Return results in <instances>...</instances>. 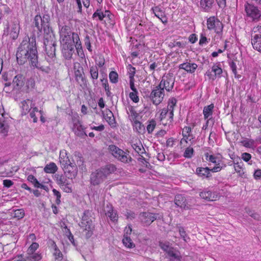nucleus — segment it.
<instances>
[{"label": "nucleus", "mask_w": 261, "mask_h": 261, "mask_svg": "<svg viewBox=\"0 0 261 261\" xmlns=\"http://www.w3.org/2000/svg\"><path fill=\"white\" fill-rule=\"evenodd\" d=\"M16 56L18 63L20 65L27 61L31 65H35L38 58L35 37H25L18 47Z\"/></svg>", "instance_id": "nucleus-1"}, {"label": "nucleus", "mask_w": 261, "mask_h": 261, "mask_svg": "<svg viewBox=\"0 0 261 261\" xmlns=\"http://www.w3.org/2000/svg\"><path fill=\"white\" fill-rule=\"evenodd\" d=\"M50 16L44 14L41 16L40 14L36 15L34 19V35L38 37L43 34V37L54 34L50 25Z\"/></svg>", "instance_id": "nucleus-2"}, {"label": "nucleus", "mask_w": 261, "mask_h": 261, "mask_svg": "<svg viewBox=\"0 0 261 261\" xmlns=\"http://www.w3.org/2000/svg\"><path fill=\"white\" fill-rule=\"evenodd\" d=\"M116 170L113 164H108L92 172L90 176L91 185L96 186L102 183L111 174Z\"/></svg>", "instance_id": "nucleus-3"}, {"label": "nucleus", "mask_w": 261, "mask_h": 261, "mask_svg": "<svg viewBox=\"0 0 261 261\" xmlns=\"http://www.w3.org/2000/svg\"><path fill=\"white\" fill-rule=\"evenodd\" d=\"M61 44L75 43L76 48L79 53L82 49V43L79 35L72 32L69 26L64 25L60 29Z\"/></svg>", "instance_id": "nucleus-4"}, {"label": "nucleus", "mask_w": 261, "mask_h": 261, "mask_svg": "<svg viewBox=\"0 0 261 261\" xmlns=\"http://www.w3.org/2000/svg\"><path fill=\"white\" fill-rule=\"evenodd\" d=\"M43 44L46 54L45 59L52 64L56 60V39L55 34L43 37Z\"/></svg>", "instance_id": "nucleus-5"}, {"label": "nucleus", "mask_w": 261, "mask_h": 261, "mask_svg": "<svg viewBox=\"0 0 261 261\" xmlns=\"http://www.w3.org/2000/svg\"><path fill=\"white\" fill-rule=\"evenodd\" d=\"M59 161L65 173H69L71 179L76 176L77 173V166L73 161L71 162L69 160L66 152H60Z\"/></svg>", "instance_id": "nucleus-6"}, {"label": "nucleus", "mask_w": 261, "mask_h": 261, "mask_svg": "<svg viewBox=\"0 0 261 261\" xmlns=\"http://www.w3.org/2000/svg\"><path fill=\"white\" fill-rule=\"evenodd\" d=\"M109 152L118 160L124 163L131 162L133 159L129 154L114 145L109 146Z\"/></svg>", "instance_id": "nucleus-7"}, {"label": "nucleus", "mask_w": 261, "mask_h": 261, "mask_svg": "<svg viewBox=\"0 0 261 261\" xmlns=\"http://www.w3.org/2000/svg\"><path fill=\"white\" fill-rule=\"evenodd\" d=\"M206 25L208 30H213L217 34H221L223 31V23L215 16H211L207 19Z\"/></svg>", "instance_id": "nucleus-8"}, {"label": "nucleus", "mask_w": 261, "mask_h": 261, "mask_svg": "<svg viewBox=\"0 0 261 261\" xmlns=\"http://www.w3.org/2000/svg\"><path fill=\"white\" fill-rule=\"evenodd\" d=\"M165 91L163 88H160L158 85L152 90L149 96L153 104L155 106L159 105L163 101Z\"/></svg>", "instance_id": "nucleus-9"}, {"label": "nucleus", "mask_w": 261, "mask_h": 261, "mask_svg": "<svg viewBox=\"0 0 261 261\" xmlns=\"http://www.w3.org/2000/svg\"><path fill=\"white\" fill-rule=\"evenodd\" d=\"M247 16L253 21H258L261 17V12L257 6L247 3L245 5Z\"/></svg>", "instance_id": "nucleus-10"}, {"label": "nucleus", "mask_w": 261, "mask_h": 261, "mask_svg": "<svg viewBox=\"0 0 261 261\" xmlns=\"http://www.w3.org/2000/svg\"><path fill=\"white\" fill-rule=\"evenodd\" d=\"M251 35V44L254 49L261 52V25L253 28Z\"/></svg>", "instance_id": "nucleus-11"}, {"label": "nucleus", "mask_w": 261, "mask_h": 261, "mask_svg": "<svg viewBox=\"0 0 261 261\" xmlns=\"http://www.w3.org/2000/svg\"><path fill=\"white\" fill-rule=\"evenodd\" d=\"M174 77L170 74H168L162 77V79L158 86L160 88H163L164 91L166 90L167 92H170L174 87Z\"/></svg>", "instance_id": "nucleus-12"}, {"label": "nucleus", "mask_w": 261, "mask_h": 261, "mask_svg": "<svg viewBox=\"0 0 261 261\" xmlns=\"http://www.w3.org/2000/svg\"><path fill=\"white\" fill-rule=\"evenodd\" d=\"M8 28L10 29V35L13 39H16L18 36L20 26L19 21L17 18L14 17L9 24Z\"/></svg>", "instance_id": "nucleus-13"}, {"label": "nucleus", "mask_w": 261, "mask_h": 261, "mask_svg": "<svg viewBox=\"0 0 261 261\" xmlns=\"http://www.w3.org/2000/svg\"><path fill=\"white\" fill-rule=\"evenodd\" d=\"M72 121L73 123L72 129L75 134L81 138L87 136V135L85 132V128L81 124L80 120L77 118L74 117L72 118Z\"/></svg>", "instance_id": "nucleus-14"}, {"label": "nucleus", "mask_w": 261, "mask_h": 261, "mask_svg": "<svg viewBox=\"0 0 261 261\" xmlns=\"http://www.w3.org/2000/svg\"><path fill=\"white\" fill-rule=\"evenodd\" d=\"M158 215V214L152 213L143 212L140 214L139 218L144 225L148 226L156 219Z\"/></svg>", "instance_id": "nucleus-15"}, {"label": "nucleus", "mask_w": 261, "mask_h": 261, "mask_svg": "<svg viewBox=\"0 0 261 261\" xmlns=\"http://www.w3.org/2000/svg\"><path fill=\"white\" fill-rule=\"evenodd\" d=\"M61 46L64 57L66 59H70L74 51V47H76L75 43L61 44Z\"/></svg>", "instance_id": "nucleus-16"}, {"label": "nucleus", "mask_w": 261, "mask_h": 261, "mask_svg": "<svg viewBox=\"0 0 261 261\" xmlns=\"http://www.w3.org/2000/svg\"><path fill=\"white\" fill-rule=\"evenodd\" d=\"M9 129L8 118L3 114H0V133L4 136H7Z\"/></svg>", "instance_id": "nucleus-17"}, {"label": "nucleus", "mask_w": 261, "mask_h": 261, "mask_svg": "<svg viewBox=\"0 0 261 261\" xmlns=\"http://www.w3.org/2000/svg\"><path fill=\"white\" fill-rule=\"evenodd\" d=\"M200 197L207 201H215L218 198L217 192H212L210 190H204L199 193Z\"/></svg>", "instance_id": "nucleus-18"}, {"label": "nucleus", "mask_w": 261, "mask_h": 261, "mask_svg": "<svg viewBox=\"0 0 261 261\" xmlns=\"http://www.w3.org/2000/svg\"><path fill=\"white\" fill-rule=\"evenodd\" d=\"M80 226L84 229L86 232V238L89 239L90 238L93 233L94 226L93 224V222L85 221L84 224L83 223V221H81Z\"/></svg>", "instance_id": "nucleus-19"}, {"label": "nucleus", "mask_w": 261, "mask_h": 261, "mask_svg": "<svg viewBox=\"0 0 261 261\" xmlns=\"http://www.w3.org/2000/svg\"><path fill=\"white\" fill-rule=\"evenodd\" d=\"M151 11L155 16L161 20L164 24L167 22V18L165 15V13L162 9L159 6L154 7L151 8Z\"/></svg>", "instance_id": "nucleus-20"}, {"label": "nucleus", "mask_w": 261, "mask_h": 261, "mask_svg": "<svg viewBox=\"0 0 261 261\" xmlns=\"http://www.w3.org/2000/svg\"><path fill=\"white\" fill-rule=\"evenodd\" d=\"M196 174L200 177L204 179H208L212 176L210 173V169L208 167H198L196 170Z\"/></svg>", "instance_id": "nucleus-21"}, {"label": "nucleus", "mask_w": 261, "mask_h": 261, "mask_svg": "<svg viewBox=\"0 0 261 261\" xmlns=\"http://www.w3.org/2000/svg\"><path fill=\"white\" fill-rule=\"evenodd\" d=\"M21 108L22 109V114L26 115L28 112L30 111L31 109H33L35 107V104L33 103V102L30 99H27L23 100L21 102Z\"/></svg>", "instance_id": "nucleus-22"}, {"label": "nucleus", "mask_w": 261, "mask_h": 261, "mask_svg": "<svg viewBox=\"0 0 261 261\" xmlns=\"http://www.w3.org/2000/svg\"><path fill=\"white\" fill-rule=\"evenodd\" d=\"M176 102L177 100L175 98L172 97L170 98L168 100L167 108H166V110H168L170 122L172 121L173 119L174 109L175 106H176Z\"/></svg>", "instance_id": "nucleus-23"}, {"label": "nucleus", "mask_w": 261, "mask_h": 261, "mask_svg": "<svg viewBox=\"0 0 261 261\" xmlns=\"http://www.w3.org/2000/svg\"><path fill=\"white\" fill-rule=\"evenodd\" d=\"M12 84L15 89L19 90L24 84V77L22 74H18L15 76Z\"/></svg>", "instance_id": "nucleus-24"}, {"label": "nucleus", "mask_w": 261, "mask_h": 261, "mask_svg": "<svg viewBox=\"0 0 261 261\" xmlns=\"http://www.w3.org/2000/svg\"><path fill=\"white\" fill-rule=\"evenodd\" d=\"M167 254L170 261H181L182 258L179 251L173 247Z\"/></svg>", "instance_id": "nucleus-25"}, {"label": "nucleus", "mask_w": 261, "mask_h": 261, "mask_svg": "<svg viewBox=\"0 0 261 261\" xmlns=\"http://www.w3.org/2000/svg\"><path fill=\"white\" fill-rule=\"evenodd\" d=\"M198 66L195 63H190L188 62L181 64L179 65V68L184 69L187 72L193 73L197 69Z\"/></svg>", "instance_id": "nucleus-26"}, {"label": "nucleus", "mask_w": 261, "mask_h": 261, "mask_svg": "<svg viewBox=\"0 0 261 261\" xmlns=\"http://www.w3.org/2000/svg\"><path fill=\"white\" fill-rule=\"evenodd\" d=\"M76 81L82 86L83 85H86V80L83 76L84 73L83 71V68L81 67V70L78 69L74 71Z\"/></svg>", "instance_id": "nucleus-27"}, {"label": "nucleus", "mask_w": 261, "mask_h": 261, "mask_svg": "<svg viewBox=\"0 0 261 261\" xmlns=\"http://www.w3.org/2000/svg\"><path fill=\"white\" fill-rule=\"evenodd\" d=\"M106 215L110 218L112 221L115 222L118 220V215L115 211L113 210L112 205H107L105 210Z\"/></svg>", "instance_id": "nucleus-28"}, {"label": "nucleus", "mask_w": 261, "mask_h": 261, "mask_svg": "<svg viewBox=\"0 0 261 261\" xmlns=\"http://www.w3.org/2000/svg\"><path fill=\"white\" fill-rule=\"evenodd\" d=\"M51 245L54 249L53 255L55 257V261H61L63 259V254L62 252L59 249L54 241H51Z\"/></svg>", "instance_id": "nucleus-29"}, {"label": "nucleus", "mask_w": 261, "mask_h": 261, "mask_svg": "<svg viewBox=\"0 0 261 261\" xmlns=\"http://www.w3.org/2000/svg\"><path fill=\"white\" fill-rule=\"evenodd\" d=\"M103 117L111 126H114L115 124V118L113 113L109 109H107L105 111V113H103Z\"/></svg>", "instance_id": "nucleus-30"}, {"label": "nucleus", "mask_w": 261, "mask_h": 261, "mask_svg": "<svg viewBox=\"0 0 261 261\" xmlns=\"http://www.w3.org/2000/svg\"><path fill=\"white\" fill-rule=\"evenodd\" d=\"M174 203L178 207H185L186 206V199L181 194H177L174 198Z\"/></svg>", "instance_id": "nucleus-31"}, {"label": "nucleus", "mask_w": 261, "mask_h": 261, "mask_svg": "<svg viewBox=\"0 0 261 261\" xmlns=\"http://www.w3.org/2000/svg\"><path fill=\"white\" fill-rule=\"evenodd\" d=\"M214 3V0H200V6L205 12H209Z\"/></svg>", "instance_id": "nucleus-32"}, {"label": "nucleus", "mask_w": 261, "mask_h": 261, "mask_svg": "<svg viewBox=\"0 0 261 261\" xmlns=\"http://www.w3.org/2000/svg\"><path fill=\"white\" fill-rule=\"evenodd\" d=\"M110 14V12L109 11H105V13H103L101 10H97L96 12H95L93 15L92 18L93 19H97L100 21H102L103 19L106 16H109Z\"/></svg>", "instance_id": "nucleus-33"}, {"label": "nucleus", "mask_w": 261, "mask_h": 261, "mask_svg": "<svg viewBox=\"0 0 261 261\" xmlns=\"http://www.w3.org/2000/svg\"><path fill=\"white\" fill-rule=\"evenodd\" d=\"M58 169V168L56 164L55 163L51 162L45 166L44 171L47 173L54 174L57 171Z\"/></svg>", "instance_id": "nucleus-34"}, {"label": "nucleus", "mask_w": 261, "mask_h": 261, "mask_svg": "<svg viewBox=\"0 0 261 261\" xmlns=\"http://www.w3.org/2000/svg\"><path fill=\"white\" fill-rule=\"evenodd\" d=\"M55 178L57 184L59 186L65 184H66L67 185V182H69V180L67 178L66 176L63 174L59 175L56 174L55 175Z\"/></svg>", "instance_id": "nucleus-35"}, {"label": "nucleus", "mask_w": 261, "mask_h": 261, "mask_svg": "<svg viewBox=\"0 0 261 261\" xmlns=\"http://www.w3.org/2000/svg\"><path fill=\"white\" fill-rule=\"evenodd\" d=\"M214 108L213 104H211L207 106L204 107L203 113L205 119H208L213 114V111Z\"/></svg>", "instance_id": "nucleus-36"}, {"label": "nucleus", "mask_w": 261, "mask_h": 261, "mask_svg": "<svg viewBox=\"0 0 261 261\" xmlns=\"http://www.w3.org/2000/svg\"><path fill=\"white\" fill-rule=\"evenodd\" d=\"M132 146L135 151L140 155L146 153L144 148L140 142L139 143H136L132 144Z\"/></svg>", "instance_id": "nucleus-37"}, {"label": "nucleus", "mask_w": 261, "mask_h": 261, "mask_svg": "<svg viewBox=\"0 0 261 261\" xmlns=\"http://www.w3.org/2000/svg\"><path fill=\"white\" fill-rule=\"evenodd\" d=\"M123 245L127 248H133L135 247V244L133 242L132 240L127 234H125L122 240Z\"/></svg>", "instance_id": "nucleus-38"}, {"label": "nucleus", "mask_w": 261, "mask_h": 261, "mask_svg": "<svg viewBox=\"0 0 261 261\" xmlns=\"http://www.w3.org/2000/svg\"><path fill=\"white\" fill-rule=\"evenodd\" d=\"M31 65L40 69L45 73H49L51 70V66H42L41 65H38V59H37V63L35 65Z\"/></svg>", "instance_id": "nucleus-39"}, {"label": "nucleus", "mask_w": 261, "mask_h": 261, "mask_svg": "<svg viewBox=\"0 0 261 261\" xmlns=\"http://www.w3.org/2000/svg\"><path fill=\"white\" fill-rule=\"evenodd\" d=\"M28 256L26 257V259L28 261H39L41 258V254L39 253H33L31 254H27Z\"/></svg>", "instance_id": "nucleus-40"}, {"label": "nucleus", "mask_w": 261, "mask_h": 261, "mask_svg": "<svg viewBox=\"0 0 261 261\" xmlns=\"http://www.w3.org/2000/svg\"><path fill=\"white\" fill-rule=\"evenodd\" d=\"M90 73L92 80H97L98 77V69L97 66H92L90 67Z\"/></svg>", "instance_id": "nucleus-41"}, {"label": "nucleus", "mask_w": 261, "mask_h": 261, "mask_svg": "<svg viewBox=\"0 0 261 261\" xmlns=\"http://www.w3.org/2000/svg\"><path fill=\"white\" fill-rule=\"evenodd\" d=\"M134 126L136 129L137 131L139 133H144L145 132V126L142 123L137 120H135Z\"/></svg>", "instance_id": "nucleus-42"}, {"label": "nucleus", "mask_w": 261, "mask_h": 261, "mask_svg": "<svg viewBox=\"0 0 261 261\" xmlns=\"http://www.w3.org/2000/svg\"><path fill=\"white\" fill-rule=\"evenodd\" d=\"M159 246L165 252L167 253L173 247L170 246V243L168 242H159Z\"/></svg>", "instance_id": "nucleus-43"}, {"label": "nucleus", "mask_w": 261, "mask_h": 261, "mask_svg": "<svg viewBox=\"0 0 261 261\" xmlns=\"http://www.w3.org/2000/svg\"><path fill=\"white\" fill-rule=\"evenodd\" d=\"M212 70L215 73L214 76H220L222 73V69L219 63H216L212 67Z\"/></svg>", "instance_id": "nucleus-44"}, {"label": "nucleus", "mask_w": 261, "mask_h": 261, "mask_svg": "<svg viewBox=\"0 0 261 261\" xmlns=\"http://www.w3.org/2000/svg\"><path fill=\"white\" fill-rule=\"evenodd\" d=\"M92 212L89 210H86L84 212L83 216L82 217V221L84 224L85 221L92 222V218H91Z\"/></svg>", "instance_id": "nucleus-45"}, {"label": "nucleus", "mask_w": 261, "mask_h": 261, "mask_svg": "<svg viewBox=\"0 0 261 261\" xmlns=\"http://www.w3.org/2000/svg\"><path fill=\"white\" fill-rule=\"evenodd\" d=\"M194 150L193 148L190 146L187 147L183 154V156L185 158L190 159L194 155Z\"/></svg>", "instance_id": "nucleus-46"}, {"label": "nucleus", "mask_w": 261, "mask_h": 261, "mask_svg": "<svg viewBox=\"0 0 261 261\" xmlns=\"http://www.w3.org/2000/svg\"><path fill=\"white\" fill-rule=\"evenodd\" d=\"M109 79L111 83L116 84L118 81V75L116 71H112L109 73Z\"/></svg>", "instance_id": "nucleus-47"}, {"label": "nucleus", "mask_w": 261, "mask_h": 261, "mask_svg": "<svg viewBox=\"0 0 261 261\" xmlns=\"http://www.w3.org/2000/svg\"><path fill=\"white\" fill-rule=\"evenodd\" d=\"M39 244L37 243H33L27 250V254H31L35 253L36 250L38 248Z\"/></svg>", "instance_id": "nucleus-48"}, {"label": "nucleus", "mask_w": 261, "mask_h": 261, "mask_svg": "<svg viewBox=\"0 0 261 261\" xmlns=\"http://www.w3.org/2000/svg\"><path fill=\"white\" fill-rule=\"evenodd\" d=\"M24 211L23 209H18L14 211V217L18 220L23 218L24 216Z\"/></svg>", "instance_id": "nucleus-49"}, {"label": "nucleus", "mask_w": 261, "mask_h": 261, "mask_svg": "<svg viewBox=\"0 0 261 261\" xmlns=\"http://www.w3.org/2000/svg\"><path fill=\"white\" fill-rule=\"evenodd\" d=\"M205 156L207 161L215 164H217L218 163H219V161L218 160V158L213 155H209L208 153H205Z\"/></svg>", "instance_id": "nucleus-50"}, {"label": "nucleus", "mask_w": 261, "mask_h": 261, "mask_svg": "<svg viewBox=\"0 0 261 261\" xmlns=\"http://www.w3.org/2000/svg\"><path fill=\"white\" fill-rule=\"evenodd\" d=\"M243 145L248 148H252L254 146L255 141L252 139H246L242 141Z\"/></svg>", "instance_id": "nucleus-51"}, {"label": "nucleus", "mask_w": 261, "mask_h": 261, "mask_svg": "<svg viewBox=\"0 0 261 261\" xmlns=\"http://www.w3.org/2000/svg\"><path fill=\"white\" fill-rule=\"evenodd\" d=\"M63 191L66 193H71L72 191L71 185L70 182L63 184L60 186Z\"/></svg>", "instance_id": "nucleus-52"}, {"label": "nucleus", "mask_w": 261, "mask_h": 261, "mask_svg": "<svg viewBox=\"0 0 261 261\" xmlns=\"http://www.w3.org/2000/svg\"><path fill=\"white\" fill-rule=\"evenodd\" d=\"M243 162H241L240 163L239 162H234V168L236 172L239 173L240 174H242L243 173V170H242V166H243Z\"/></svg>", "instance_id": "nucleus-53"}, {"label": "nucleus", "mask_w": 261, "mask_h": 261, "mask_svg": "<svg viewBox=\"0 0 261 261\" xmlns=\"http://www.w3.org/2000/svg\"><path fill=\"white\" fill-rule=\"evenodd\" d=\"M155 126L156 122L154 120L152 119L151 121H149V123L147 126V130L148 134L152 133Z\"/></svg>", "instance_id": "nucleus-54"}, {"label": "nucleus", "mask_w": 261, "mask_h": 261, "mask_svg": "<svg viewBox=\"0 0 261 261\" xmlns=\"http://www.w3.org/2000/svg\"><path fill=\"white\" fill-rule=\"evenodd\" d=\"M100 82L101 83L102 87L105 88V90H107V88H110L106 75H102V78L100 79Z\"/></svg>", "instance_id": "nucleus-55"}, {"label": "nucleus", "mask_w": 261, "mask_h": 261, "mask_svg": "<svg viewBox=\"0 0 261 261\" xmlns=\"http://www.w3.org/2000/svg\"><path fill=\"white\" fill-rule=\"evenodd\" d=\"M138 92H132L129 93V98L132 100L134 102L137 103L139 101V98L138 96Z\"/></svg>", "instance_id": "nucleus-56"}, {"label": "nucleus", "mask_w": 261, "mask_h": 261, "mask_svg": "<svg viewBox=\"0 0 261 261\" xmlns=\"http://www.w3.org/2000/svg\"><path fill=\"white\" fill-rule=\"evenodd\" d=\"M53 194L55 196H56V203L57 204L59 205L61 203L60 198L61 197V193L59 191H57L55 189L53 190Z\"/></svg>", "instance_id": "nucleus-57"}, {"label": "nucleus", "mask_w": 261, "mask_h": 261, "mask_svg": "<svg viewBox=\"0 0 261 261\" xmlns=\"http://www.w3.org/2000/svg\"><path fill=\"white\" fill-rule=\"evenodd\" d=\"M84 43H85V45L86 46L87 48L88 49V50L90 51H91L92 49H91L90 37L88 35H86V36L85 37Z\"/></svg>", "instance_id": "nucleus-58"}, {"label": "nucleus", "mask_w": 261, "mask_h": 261, "mask_svg": "<svg viewBox=\"0 0 261 261\" xmlns=\"http://www.w3.org/2000/svg\"><path fill=\"white\" fill-rule=\"evenodd\" d=\"M178 230H179L180 236H181V237L184 239V240L185 242H187V239L190 240L189 238H187L186 232L185 231V229L182 227H179Z\"/></svg>", "instance_id": "nucleus-59"}, {"label": "nucleus", "mask_w": 261, "mask_h": 261, "mask_svg": "<svg viewBox=\"0 0 261 261\" xmlns=\"http://www.w3.org/2000/svg\"><path fill=\"white\" fill-rule=\"evenodd\" d=\"M128 109L132 117H133V120H136L138 116V114L136 112L133 107L130 106L128 107Z\"/></svg>", "instance_id": "nucleus-60"}, {"label": "nucleus", "mask_w": 261, "mask_h": 261, "mask_svg": "<svg viewBox=\"0 0 261 261\" xmlns=\"http://www.w3.org/2000/svg\"><path fill=\"white\" fill-rule=\"evenodd\" d=\"M208 41L204 33H201L200 35V38L199 40V44L200 45H202L204 44L208 43Z\"/></svg>", "instance_id": "nucleus-61"}, {"label": "nucleus", "mask_w": 261, "mask_h": 261, "mask_svg": "<svg viewBox=\"0 0 261 261\" xmlns=\"http://www.w3.org/2000/svg\"><path fill=\"white\" fill-rule=\"evenodd\" d=\"M38 112V109L37 107H35L32 109V111H31L30 115V117L33 119V122H36L37 121V117L35 115V112Z\"/></svg>", "instance_id": "nucleus-62"}, {"label": "nucleus", "mask_w": 261, "mask_h": 261, "mask_svg": "<svg viewBox=\"0 0 261 261\" xmlns=\"http://www.w3.org/2000/svg\"><path fill=\"white\" fill-rule=\"evenodd\" d=\"M168 113V110H166L165 108L162 109L159 116L160 121H162L166 117Z\"/></svg>", "instance_id": "nucleus-63"}, {"label": "nucleus", "mask_w": 261, "mask_h": 261, "mask_svg": "<svg viewBox=\"0 0 261 261\" xmlns=\"http://www.w3.org/2000/svg\"><path fill=\"white\" fill-rule=\"evenodd\" d=\"M216 166L212 169H210V172H218L221 170L223 167L220 165V163H218L217 164H215Z\"/></svg>", "instance_id": "nucleus-64"}]
</instances>
